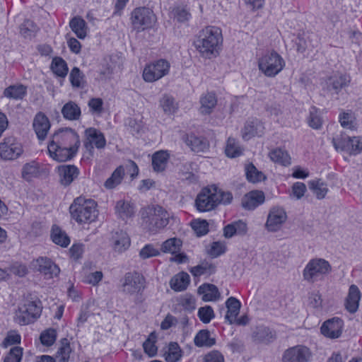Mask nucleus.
Instances as JSON below:
<instances>
[{"mask_svg": "<svg viewBox=\"0 0 362 362\" xmlns=\"http://www.w3.org/2000/svg\"><path fill=\"white\" fill-rule=\"evenodd\" d=\"M80 139L71 128L60 129L52 136L47 146L49 156L57 162L72 159L78 152Z\"/></svg>", "mask_w": 362, "mask_h": 362, "instance_id": "1", "label": "nucleus"}, {"mask_svg": "<svg viewBox=\"0 0 362 362\" xmlns=\"http://www.w3.org/2000/svg\"><path fill=\"white\" fill-rule=\"evenodd\" d=\"M222 41V33L219 28L206 26L198 33L194 45L202 57L209 58L217 52Z\"/></svg>", "mask_w": 362, "mask_h": 362, "instance_id": "2", "label": "nucleus"}, {"mask_svg": "<svg viewBox=\"0 0 362 362\" xmlns=\"http://www.w3.org/2000/svg\"><path fill=\"white\" fill-rule=\"evenodd\" d=\"M141 216L144 228L153 234L157 233L169 223V214L158 205L143 209Z\"/></svg>", "mask_w": 362, "mask_h": 362, "instance_id": "3", "label": "nucleus"}, {"mask_svg": "<svg viewBox=\"0 0 362 362\" xmlns=\"http://www.w3.org/2000/svg\"><path fill=\"white\" fill-rule=\"evenodd\" d=\"M71 218L78 223H90L98 217L97 203L93 199L79 197L76 198L69 207Z\"/></svg>", "mask_w": 362, "mask_h": 362, "instance_id": "4", "label": "nucleus"}, {"mask_svg": "<svg viewBox=\"0 0 362 362\" xmlns=\"http://www.w3.org/2000/svg\"><path fill=\"white\" fill-rule=\"evenodd\" d=\"M332 272V266L322 258L311 259L303 271V277L308 283L322 281Z\"/></svg>", "mask_w": 362, "mask_h": 362, "instance_id": "5", "label": "nucleus"}, {"mask_svg": "<svg viewBox=\"0 0 362 362\" xmlns=\"http://www.w3.org/2000/svg\"><path fill=\"white\" fill-rule=\"evenodd\" d=\"M283 58L276 52L265 54L259 60V69L267 76L272 77L278 74L284 66Z\"/></svg>", "mask_w": 362, "mask_h": 362, "instance_id": "6", "label": "nucleus"}, {"mask_svg": "<svg viewBox=\"0 0 362 362\" xmlns=\"http://www.w3.org/2000/svg\"><path fill=\"white\" fill-rule=\"evenodd\" d=\"M41 313L40 301L26 300L23 305L16 311V321L20 325H28L39 317Z\"/></svg>", "mask_w": 362, "mask_h": 362, "instance_id": "7", "label": "nucleus"}, {"mask_svg": "<svg viewBox=\"0 0 362 362\" xmlns=\"http://www.w3.org/2000/svg\"><path fill=\"white\" fill-rule=\"evenodd\" d=\"M156 20L153 11L146 7L136 8L131 14L132 27L138 32L151 28Z\"/></svg>", "mask_w": 362, "mask_h": 362, "instance_id": "8", "label": "nucleus"}, {"mask_svg": "<svg viewBox=\"0 0 362 362\" xmlns=\"http://www.w3.org/2000/svg\"><path fill=\"white\" fill-rule=\"evenodd\" d=\"M169 70V62L165 59H159L145 66L143 78L146 82H154L167 75Z\"/></svg>", "mask_w": 362, "mask_h": 362, "instance_id": "9", "label": "nucleus"}, {"mask_svg": "<svg viewBox=\"0 0 362 362\" xmlns=\"http://www.w3.org/2000/svg\"><path fill=\"white\" fill-rule=\"evenodd\" d=\"M144 277L136 272H127L122 283L123 293L129 295L139 293L145 288Z\"/></svg>", "mask_w": 362, "mask_h": 362, "instance_id": "10", "label": "nucleus"}, {"mask_svg": "<svg viewBox=\"0 0 362 362\" xmlns=\"http://www.w3.org/2000/svg\"><path fill=\"white\" fill-rule=\"evenodd\" d=\"M23 152L22 144L13 136L5 137L0 143V157L4 160H15Z\"/></svg>", "mask_w": 362, "mask_h": 362, "instance_id": "11", "label": "nucleus"}, {"mask_svg": "<svg viewBox=\"0 0 362 362\" xmlns=\"http://www.w3.org/2000/svg\"><path fill=\"white\" fill-rule=\"evenodd\" d=\"M350 83L349 75L337 72L325 79L323 88L332 94L338 95L341 90L347 88Z\"/></svg>", "mask_w": 362, "mask_h": 362, "instance_id": "12", "label": "nucleus"}, {"mask_svg": "<svg viewBox=\"0 0 362 362\" xmlns=\"http://www.w3.org/2000/svg\"><path fill=\"white\" fill-rule=\"evenodd\" d=\"M312 352L303 345H296L286 349L282 355V362H310Z\"/></svg>", "mask_w": 362, "mask_h": 362, "instance_id": "13", "label": "nucleus"}, {"mask_svg": "<svg viewBox=\"0 0 362 362\" xmlns=\"http://www.w3.org/2000/svg\"><path fill=\"white\" fill-rule=\"evenodd\" d=\"M286 219L287 214L284 209L274 206L269 210L265 228L269 232H276L281 228Z\"/></svg>", "mask_w": 362, "mask_h": 362, "instance_id": "14", "label": "nucleus"}, {"mask_svg": "<svg viewBox=\"0 0 362 362\" xmlns=\"http://www.w3.org/2000/svg\"><path fill=\"white\" fill-rule=\"evenodd\" d=\"M216 187L204 188L197 195L195 205L199 211H208L216 206Z\"/></svg>", "mask_w": 362, "mask_h": 362, "instance_id": "15", "label": "nucleus"}, {"mask_svg": "<svg viewBox=\"0 0 362 362\" xmlns=\"http://www.w3.org/2000/svg\"><path fill=\"white\" fill-rule=\"evenodd\" d=\"M33 265L46 279L57 276L60 269L54 262L46 257H40L33 262Z\"/></svg>", "mask_w": 362, "mask_h": 362, "instance_id": "16", "label": "nucleus"}, {"mask_svg": "<svg viewBox=\"0 0 362 362\" xmlns=\"http://www.w3.org/2000/svg\"><path fill=\"white\" fill-rule=\"evenodd\" d=\"M86 141L84 146L90 153H93L94 146L97 148H103L106 145L104 134L95 128H88L85 131Z\"/></svg>", "mask_w": 362, "mask_h": 362, "instance_id": "17", "label": "nucleus"}, {"mask_svg": "<svg viewBox=\"0 0 362 362\" xmlns=\"http://www.w3.org/2000/svg\"><path fill=\"white\" fill-rule=\"evenodd\" d=\"M33 127L37 139L40 141H44L50 129L51 124L48 117L40 112L34 117Z\"/></svg>", "mask_w": 362, "mask_h": 362, "instance_id": "18", "label": "nucleus"}, {"mask_svg": "<svg viewBox=\"0 0 362 362\" xmlns=\"http://www.w3.org/2000/svg\"><path fill=\"white\" fill-rule=\"evenodd\" d=\"M79 173V169L74 165H62L58 167L59 181L64 187L69 186Z\"/></svg>", "mask_w": 362, "mask_h": 362, "instance_id": "19", "label": "nucleus"}, {"mask_svg": "<svg viewBox=\"0 0 362 362\" xmlns=\"http://www.w3.org/2000/svg\"><path fill=\"white\" fill-rule=\"evenodd\" d=\"M343 322L338 317L325 321L321 326V333L326 337L336 339L341 336Z\"/></svg>", "mask_w": 362, "mask_h": 362, "instance_id": "20", "label": "nucleus"}, {"mask_svg": "<svg viewBox=\"0 0 362 362\" xmlns=\"http://www.w3.org/2000/svg\"><path fill=\"white\" fill-rule=\"evenodd\" d=\"M265 196L262 191L254 190L247 193L242 199V206L247 210H254L264 202Z\"/></svg>", "mask_w": 362, "mask_h": 362, "instance_id": "21", "label": "nucleus"}, {"mask_svg": "<svg viewBox=\"0 0 362 362\" xmlns=\"http://www.w3.org/2000/svg\"><path fill=\"white\" fill-rule=\"evenodd\" d=\"M252 339L255 343L268 344L276 339V333L269 327L261 325L252 332Z\"/></svg>", "mask_w": 362, "mask_h": 362, "instance_id": "22", "label": "nucleus"}, {"mask_svg": "<svg viewBox=\"0 0 362 362\" xmlns=\"http://www.w3.org/2000/svg\"><path fill=\"white\" fill-rule=\"evenodd\" d=\"M112 243L115 251L122 252L130 246V238L125 231L122 230L112 233Z\"/></svg>", "mask_w": 362, "mask_h": 362, "instance_id": "23", "label": "nucleus"}, {"mask_svg": "<svg viewBox=\"0 0 362 362\" xmlns=\"http://www.w3.org/2000/svg\"><path fill=\"white\" fill-rule=\"evenodd\" d=\"M263 124L258 119L247 122L243 129V138L249 140L253 136H260L264 132Z\"/></svg>", "mask_w": 362, "mask_h": 362, "instance_id": "24", "label": "nucleus"}, {"mask_svg": "<svg viewBox=\"0 0 362 362\" xmlns=\"http://www.w3.org/2000/svg\"><path fill=\"white\" fill-rule=\"evenodd\" d=\"M360 299L361 292L359 288L354 284L351 285L345 304L347 310L351 313H355L358 308Z\"/></svg>", "mask_w": 362, "mask_h": 362, "instance_id": "25", "label": "nucleus"}, {"mask_svg": "<svg viewBox=\"0 0 362 362\" xmlns=\"http://www.w3.org/2000/svg\"><path fill=\"white\" fill-rule=\"evenodd\" d=\"M115 213L117 216L122 220H127L134 216L135 214V207L129 202L121 199L116 202L115 207Z\"/></svg>", "mask_w": 362, "mask_h": 362, "instance_id": "26", "label": "nucleus"}, {"mask_svg": "<svg viewBox=\"0 0 362 362\" xmlns=\"http://www.w3.org/2000/svg\"><path fill=\"white\" fill-rule=\"evenodd\" d=\"M227 308V313L225 319L229 322L233 324L235 322L237 316L238 315L241 307L240 302L235 297H230L226 302Z\"/></svg>", "mask_w": 362, "mask_h": 362, "instance_id": "27", "label": "nucleus"}, {"mask_svg": "<svg viewBox=\"0 0 362 362\" xmlns=\"http://www.w3.org/2000/svg\"><path fill=\"white\" fill-rule=\"evenodd\" d=\"M198 293L202 294V300L205 302L216 300L220 298V293L216 286L204 284L198 288Z\"/></svg>", "mask_w": 362, "mask_h": 362, "instance_id": "28", "label": "nucleus"}, {"mask_svg": "<svg viewBox=\"0 0 362 362\" xmlns=\"http://www.w3.org/2000/svg\"><path fill=\"white\" fill-rule=\"evenodd\" d=\"M4 96L12 100H22L27 95V86L23 84L11 85L4 90Z\"/></svg>", "mask_w": 362, "mask_h": 362, "instance_id": "29", "label": "nucleus"}, {"mask_svg": "<svg viewBox=\"0 0 362 362\" xmlns=\"http://www.w3.org/2000/svg\"><path fill=\"white\" fill-rule=\"evenodd\" d=\"M189 281V274L182 272L171 279L170 281V288L175 291H182L187 288Z\"/></svg>", "mask_w": 362, "mask_h": 362, "instance_id": "30", "label": "nucleus"}, {"mask_svg": "<svg viewBox=\"0 0 362 362\" xmlns=\"http://www.w3.org/2000/svg\"><path fill=\"white\" fill-rule=\"evenodd\" d=\"M62 114L67 120H78L81 114L79 106L73 101L66 103L62 109Z\"/></svg>", "mask_w": 362, "mask_h": 362, "instance_id": "31", "label": "nucleus"}, {"mask_svg": "<svg viewBox=\"0 0 362 362\" xmlns=\"http://www.w3.org/2000/svg\"><path fill=\"white\" fill-rule=\"evenodd\" d=\"M194 343L197 347H211L216 344V339L211 337L208 329H202L195 335Z\"/></svg>", "mask_w": 362, "mask_h": 362, "instance_id": "32", "label": "nucleus"}, {"mask_svg": "<svg viewBox=\"0 0 362 362\" xmlns=\"http://www.w3.org/2000/svg\"><path fill=\"white\" fill-rule=\"evenodd\" d=\"M308 126L313 129H320L323 124L321 111L315 106L310 107L306 119Z\"/></svg>", "mask_w": 362, "mask_h": 362, "instance_id": "33", "label": "nucleus"}, {"mask_svg": "<svg viewBox=\"0 0 362 362\" xmlns=\"http://www.w3.org/2000/svg\"><path fill=\"white\" fill-rule=\"evenodd\" d=\"M124 169L123 166L117 167L112 173L111 176L106 180L104 187L107 189H112L121 184L124 177Z\"/></svg>", "mask_w": 362, "mask_h": 362, "instance_id": "34", "label": "nucleus"}, {"mask_svg": "<svg viewBox=\"0 0 362 362\" xmlns=\"http://www.w3.org/2000/svg\"><path fill=\"white\" fill-rule=\"evenodd\" d=\"M200 112L202 114H210L217 103L216 95L213 93H207L200 98Z\"/></svg>", "mask_w": 362, "mask_h": 362, "instance_id": "35", "label": "nucleus"}, {"mask_svg": "<svg viewBox=\"0 0 362 362\" xmlns=\"http://www.w3.org/2000/svg\"><path fill=\"white\" fill-rule=\"evenodd\" d=\"M351 139L346 134H340L332 138V143L337 151H346L351 155Z\"/></svg>", "mask_w": 362, "mask_h": 362, "instance_id": "36", "label": "nucleus"}, {"mask_svg": "<svg viewBox=\"0 0 362 362\" xmlns=\"http://www.w3.org/2000/svg\"><path fill=\"white\" fill-rule=\"evenodd\" d=\"M169 154L167 151H160L156 152L152 156V166L155 171L162 172L167 165Z\"/></svg>", "mask_w": 362, "mask_h": 362, "instance_id": "37", "label": "nucleus"}, {"mask_svg": "<svg viewBox=\"0 0 362 362\" xmlns=\"http://www.w3.org/2000/svg\"><path fill=\"white\" fill-rule=\"evenodd\" d=\"M187 144L189 146L193 151L203 152L209 148L208 141L202 136H197L190 135L188 136Z\"/></svg>", "mask_w": 362, "mask_h": 362, "instance_id": "38", "label": "nucleus"}, {"mask_svg": "<svg viewBox=\"0 0 362 362\" xmlns=\"http://www.w3.org/2000/svg\"><path fill=\"white\" fill-rule=\"evenodd\" d=\"M269 156L270 159L281 165L287 166L291 164V157L289 154L284 150L280 148H276L272 150Z\"/></svg>", "mask_w": 362, "mask_h": 362, "instance_id": "39", "label": "nucleus"}, {"mask_svg": "<svg viewBox=\"0 0 362 362\" xmlns=\"http://www.w3.org/2000/svg\"><path fill=\"white\" fill-rule=\"evenodd\" d=\"M51 238L55 244L63 247H67L70 243L69 237L56 225L53 226L52 228Z\"/></svg>", "mask_w": 362, "mask_h": 362, "instance_id": "40", "label": "nucleus"}, {"mask_svg": "<svg viewBox=\"0 0 362 362\" xmlns=\"http://www.w3.org/2000/svg\"><path fill=\"white\" fill-rule=\"evenodd\" d=\"M69 26L71 30L80 39H83L86 36V23L79 16L74 17L69 22Z\"/></svg>", "mask_w": 362, "mask_h": 362, "instance_id": "41", "label": "nucleus"}, {"mask_svg": "<svg viewBox=\"0 0 362 362\" xmlns=\"http://www.w3.org/2000/svg\"><path fill=\"white\" fill-rule=\"evenodd\" d=\"M182 245V241L177 238H171L163 243L160 250L164 253L172 255L180 252Z\"/></svg>", "mask_w": 362, "mask_h": 362, "instance_id": "42", "label": "nucleus"}, {"mask_svg": "<svg viewBox=\"0 0 362 362\" xmlns=\"http://www.w3.org/2000/svg\"><path fill=\"white\" fill-rule=\"evenodd\" d=\"M245 171L246 178L250 182H259L266 178L263 173L258 170L252 163L245 165Z\"/></svg>", "mask_w": 362, "mask_h": 362, "instance_id": "43", "label": "nucleus"}, {"mask_svg": "<svg viewBox=\"0 0 362 362\" xmlns=\"http://www.w3.org/2000/svg\"><path fill=\"white\" fill-rule=\"evenodd\" d=\"M167 362H177L182 357V350L177 342H170L168 351L164 354Z\"/></svg>", "mask_w": 362, "mask_h": 362, "instance_id": "44", "label": "nucleus"}, {"mask_svg": "<svg viewBox=\"0 0 362 362\" xmlns=\"http://www.w3.org/2000/svg\"><path fill=\"white\" fill-rule=\"evenodd\" d=\"M71 349L69 341L66 338H63L60 341V347L57 351V362H69Z\"/></svg>", "mask_w": 362, "mask_h": 362, "instance_id": "45", "label": "nucleus"}, {"mask_svg": "<svg viewBox=\"0 0 362 362\" xmlns=\"http://www.w3.org/2000/svg\"><path fill=\"white\" fill-rule=\"evenodd\" d=\"M51 69L56 75L62 78L66 76L69 70L66 62L61 57L52 59Z\"/></svg>", "mask_w": 362, "mask_h": 362, "instance_id": "46", "label": "nucleus"}, {"mask_svg": "<svg viewBox=\"0 0 362 362\" xmlns=\"http://www.w3.org/2000/svg\"><path fill=\"white\" fill-rule=\"evenodd\" d=\"M69 80L74 88H83L86 83L84 74L76 66L71 69L69 74Z\"/></svg>", "mask_w": 362, "mask_h": 362, "instance_id": "47", "label": "nucleus"}, {"mask_svg": "<svg viewBox=\"0 0 362 362\" xmlns=\"http://www.w3.org/2000/svg\"><path fill=\"white\" fill-rule=\"evenodd\" d=\"M38 30L37 25L30 20H25L20 27V33L25 38H31Z\"/></svg>", "mask_w": 362, "mask_h": 362, "instance_id": "48", "label": "nucleus"}, {"mask_svg": "<svg viewBox=\"0 0 362 362\" xmlns=\"http://www.w3.org/2000/svg\"><path fill=\"white\" fill-rule=\"evenodd\" d=\"M160 105L167 114H174L177 109V104L173 97L164 95L160 100Z\"/></svg>", "mask_w": 362, "mask_h": 362, "instance_id": "49", "label": "nucleus"}, {"mask_svg": "<svg viewBox=\"0 0 362 362\" xmlns=\"http://www.w3.org/2000/svg\"><path fill=\"white\" fill-rule=\"evenodd\" d=\"M189 272L194 276H200L205 274H213L215 272V267L209 262H203L201 264L193 267Z\"/></svg>", "mask_w": 362, "mask_h": 362, "instance_id": "50", "label": "nucleus"}, {"mask_svg": "<svg viewBox=\"0 0 362 362\" xmlns=\"http://www.w3.org/2000/svg\"><path fill=\"white\" fill-rule=\"evenodd\" d=\"M225 152L228 157L236 158L242 154V149L235 139L229 137L227 141Z\"/></svg>", "mask_w": 362, "mask_h": 362, "instance_id": "51", "label": "nucleus"}, {"mask_svg": "<svg viewBox=\"0 0 362 362\" xmlns=\"http://www.w3.org/2000/svg\"><path fill=\"white\" fill-rule=\"evenodd\" d=\"M309 185L310 189L319 199H323L328 191L327 185L320 180L310 181Z\"/></svg>", "mask_w": 362, "mask_h": 362, "instance_id": "52", "label": "nucleus"}, {"mask_svg": "<svg viewBox=\"0 0 362 362\" xmlns=\"http://www.w3.org/2000/svg\"><path fill=\"white\" fill-rule=\"evenodd\" d=\"M41 343L46 346H50L57 339V331L54 329L49 328L43 331L40 337Z\"/></svg>", "mask_w": 362, "mask_h": 362, "instance_id": "53", "label": "nucleus"}, {"mask_svg": "<svg viewBox=\"0 0 362 362\" xmlns=\"http://www.w3.org/2000/svg\"><path fill=\"white\" fill-rule=\"evenodd\" d=\"M173 18L179 23H185L188 21L191 17V14L188 9L183 6H177L172 11Z\"/></svg>", "mask_w": 362, "mask_h": 362, "instance_id": "54", "label": "nucleus"}, {"mask_svg": "<svg viewBox=\"0 0 362 362\" xmlns=\"http://www.w3.org/2000/svg\"><path fill=\"white\" fill-rule=\"evenodd\" d=\"M191 226L197 236H202L209 232V224L206 220H194Z\"/></svg>", "mask_w": 362, "mask_h": 362, "instance_id": "55", "label": "nucleus"}, {"mask_svg": "<svg viewBox=\"0 0 362 362\" xmlns=\"http://www.w3.org/2000/svg\"><path fill=\"white\" fill-rule=\"evenodd\" d=\"M198 317L203 323H209L215 317L214 310L210 305L201 307L198 310Z\"/></svg>", "mask_w": 362, "mask_h": 362, "instance_id": "56", "label": "nucleus"}, {"mask_svg": "<svg viewBox=\"0 0 362 362\" xmlns=\"http://www.w3.org/2000/svg\"><path fill=\"white\" fill-rule=\"evenodd\" d=\"M23 356V349L20 346H14L11 349L8 355L5 357L4 362H21Z\"/></svg>", "mask_w": 362, "mask_h": 362, "instance_id": "57", "label": "nucleus"}, {"mask_svg": "<svg viewBox=\"0 0 362 362\" xmlns=\"http://www.w3.org/2000/svg\"><path fill=\"white\" fill-rule=\"evenodd\" d=\"M226 247L224 243L214 242L211 245L208 252L212 257H218L226 252Z\"/></svg>", "mask_w": 362, "mask_h": 362, "instance_id": "58", "label": "nucleus"}, {"mask_svg": "<svg viewBox=\"0 0 362 362\" xmlns=\"http://www.w3.org/2000/svg\"><path fill=\"white\" fill-rule=\"evenodd\" d=\"M159 255V250L151 244L145 245L139 252V255L142 259H147Z\"/></svg>", "mask_w": 362, "mask_h": 362, "instance_id": "59", "label": "nucleus"}, {"mask_svg": "<svg viewBox=\"0 0 362 362\" xmlns=\"http://www.w3.org/2000/svg\"><path fill=\"white\" fill-rule=\"evenodd\" d=\"M216 206L218 204H228L233 199V195L229 192H223L216 187Z\"/></svg>", "mask_w": 362, "mask_h": 362, "instance_id": "60", "label": "nucleus"}, {"mask_svg": "<svg viewBox=\"0 0 362 362\" xmlns=\"http://www.w3.org/2000/svg\"><path fill=\"white\" fill-rule=\"evenodd\" d=\"M21 336L17 333H8L2 342V346L7 348L9 346L21 343Z\"/></svg>", "mask_w": 362, "mask_h": 362, "instance_id": "61", "label": "nucleus"}, {"mask_svg": "<svg viewBox=\"0 0 362 362\" xmlns=\"http://www.w3.org/2000/svg\"><path fill=\"white\" fill-rule=\"evenodd\" d=\"M362 152V138L353 136L351 139V155H357Z\"/></svg>", "mask_w": 362, "mask_h": 362, "instance_id": "62", "label": "nucleus"}, {"mask_svg": "<svg viewBox=\"0 0 362 362\" xmlns=\"http://www.w3.org/2000/svg\"><path fill=\"white\" fill-rule=\"evenodd\" d=\"M203 362H224V357L218 351H212L204 356Z\"/></svg>", "mask_w": 362, "mask_h": 362, "instance_id": "63", "label": "nucleus"}, {"mask_svg": "<svg viewBox=\"0 0 362 362\" xmlns=\"http://www.w3.org/2000/svg\"><path fill=\"white\" fill-rule=\"evenodd\" d=\"M103 101L101 98H94L88 101V106L90 110L97 114H100L103 112Z\"/></svg>", "mask_w": 362, "mask_h": 362, "instance_id": "64", "label": "nucleus"}]
</instances>
